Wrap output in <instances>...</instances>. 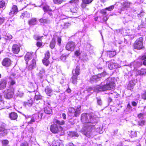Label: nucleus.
<instances>
[{"instance_id": "nucleus-1", "label": "nucleus", "mask_w": 146, "mask_h": 146, "mask_svg": "<svg viewBox=\"0 0 146 146\" xmlns=\"http://www.w3.org/2000/svg\"><path fill=\"white\" fill-rule=\"evenodd\" d=\"M81 119L84 123L82 130L83 134L88 137L95 135L94 132L96 122V119L90 114L83 113L81 115Z\"/></svg>"}, {"instance_id": "nucleus-2", "label": "nucleus", "mask_w": 146, "mask_h": 146, "mask_svg": "<svg viewBox=\"0 0 146 146\" xmlns=\"http://www.w3.org/2000/svg\"><path fill=\"white\" fill-rule=\"evenodd\" d=\"M115 79L109 78L105 80L103 83H101V86H97L95 87L90 88L88 89V92L92 93L94 92L105 91L113 89L115 86Z\"/></svg>"}, {"instance_id": "nucleus-3", "label": "nucleus", "mask_w": 146, "mask_h": 146, "mask_svg": "<svg viewBox=\"0 0 146 146\" xmlns=\"http://www.w3.org/2000/svg\"><path fill=\"white\" fill-rule=\"evenodd\" d=\"M69 115L74 117L78 116L81 113V106H78L75 108L70 107L68 109Z\"/></svg>"}, {"instance_id": "nucleus-4", "label": "nucleus", "mask_w": 146, "mask_h": 146, "mask_svg": "<svg viewBox=\"0 0 146 146\" xmlns=\"http://www.w3.org/2000/svg\"><path fill=\"white\" fill-rule=\"evenodd\" d=\"M50 130L51 131L54 133L61 132L60 134V135H63L64 134V130L63 128L60 125H58L56 124H54L51 125Z\"/></svg>"}, {"instance_id": "nucleus-5", "label": "nucleus", "mask_w": 146, "mask_h": 146, "mask_svg": "<svg viewBox=\"0 0 146 146\" xmlns=\"http://www.w3.org/2000/svg\"><path fill=\"white\" fill-rule=\"evenodd\" d=\"M143 38L141 37L136 40L134 44V48L140 50L143 48Z\"/></svg>"}, {"instance_id": "nucleus-6", "label": "nucleus", "mask_w": 146, "mask_h": 146, "mask_svg": "<svg viewBox=\"0 0 146 146\" xmlns=\"http://www.w3.org/2000/svg\"><path fill=\"white\" fill-rule=\"evenodd\" d=\"M14 89L13 88H9L7 90H5L4 92L6 97L7 98H12L14 94Z\"/></svg>"}, {"instance_id": "nucleus-7", "label": "nucleus", "mask_w": 146, "mask_h": 146, "mask_svg": "<svg viewBox=\"0 0 146 146\" xmlns=\"http://www.w3.org/2000/svg\"><path fill=\"white\" fill-rule=\"evenodd\" d=\"M75 43L73 42H68L66 46V49L70 51H73L75 48Z\"/></svg>"}, {"instance_id": "nucleus-8", "label": "nucleus", "mask_w": 146, "mask_h": 146, "mask_svg": "<svg viewBox=\"0 0 146 146\" xmlns=\"http://www.w3.org/2000/svg\"><path fill=\"white\" fill-rule=\"evenodd\" d=\"M39 120V115L38 114H35L33 115V117L31 118V120L28 122V123L31 124L32 123L35 121L38 122Z\"/></svg>"}, {"instance_id": "nucleus-9", "label": "nucleus", "mask_w": 146, "mask_h": 146, "mask_svg": "<svg viewBox=\"0 0 146 146\" xmlns=\"http://www.w3.org/2000/svg\"><path fill=\"white\" fill-rule=\"evenodd\" d=\"M107 64L108 68L110 70H112L113 68H117L118 67V65L116 64L111 62H107Z\"/></svg>"}, {"instance_id": "nucleus-10", "label": "nucleus", "mask_w": 146, "mask_h": 146, "mask_svg": "<svg viewBox=\"0 0 146 146\" xmlns=\"http://www.w3.org/2000/svg\"><path fill=\"white\" fill-rule=\"evenodd\" d=\"M93 0H82L81 7L83 9L85 8L87 4L91 3Z\"/></svg>"}, {"instance_id": "nucleus-11", "label": "nucleus", "mask_w": 146, "mask_h": 146, "mask_svg": "<svg viewBox=\"0 0 146 146\" xmlns=\"http://www.w3.org/2000/svg\"><path fill=\"white\" fill-rule=\"evenodd\" d=\"M2 64L6 67L9 66L11 64V60L8 58H5L2 62Z\"/></svg>"}, {"instance_id": "nucleus-12", "label": "nucleus", "mask_w": 146, "mask_h": 146, "mask_svg": "<svg viewBox=\"0 0 146 146\" xmlns=\"http://www.w3.org/2000/svg\"><path fill=\"white\" fill-rule=\"evenodd\" d=\"M52 92V90L49 86H47L45 88V92L47 96H51Z\"/></svg>"}, {"instance_id": "nucleus-13", "label": "nucleus", "mask_w": 146, "mask_h": 146, "mask_svg": "<svg viewBox=\"0 0 146 146\" xmlns=\"http://www.w3.org/2000/svg\"><path fill=\"white\" fill-rule=\"evenodd\" d=\"M20 50L19 46L17 44H14L12 47V51L15 54H17Z\"/></svg>"}, {"instance_id": "nucleus-14", "label": "nucleus", "mask_w": 146, "mask_h": 146, "mask_svg": "<svg viewBox=\"0 0 146 146\" xmlns=\"http://www.w3.org/2000/svg\"><path fill=\"white\" fill-rule=\"evenodd\" d=\"M52 146H64V145L61 141L58 140L53 141Z\"/></svg>"}, {"instance_id": "nucleus-15", "label": "nucleus", "mask_w": 146, "mask_h": 146, "mask_svg": "<svg viewBox=\"0 0 146 146\" xmlns=\"http://www.w3.org/2000/svg\"><path fill=\"white\" fill-rule=\"evenodd\" d=\"M7 84L6 81L4 79L0 80V90H3L5 88Z\"/></svg>"}, {"instance_id": "nucleus-16", "label": "nucleus", "mask_w": 146, "mask_h": 146, "mask_svg": "<svg viewBox=\"0 0 146 146\" xmlns=\"http://www.w3.org/2000/svg\"><path fill=\"white\" fill-rule=\"evenodd\" d=\"M37 23V21L35 18H31L28 21V24L30 26L35 25Z\"/></svg>"}, {"instance_id": "nucleus-17", "label": "nucleus", "mask_w": 146, "mask_h": 146, "mask_svg": "<svg viewBox=\"0 0 146 146\" xmlns=\"http://www.w3.org/2000/svg\"><path fill=\"white\" fill-rule=\"evenodd\" d=\"M18 11L17 7L16 6L13 5L12 8L10 12L9 13L10 15H11L13 14H15Z\"/></svg>"}, {"instance_id": "nucleus-18", "label": "nucleus", "mask_w": 146, "mask_h": 146, "mask_svg": "<svg viewBox=\"0 0 146 146\" xmlns=\"http://www.w3.org/2000/svg\"><path fill=\"white\" fill-rule=\"evenodd\" d=\"M107 74L106 72H104L101 74H99L97 75H95L93 76L92 78L94 79H95L96 80H98V78H100L102 77H104Z\"/></svg>"}, {"instance_id": "nucleus-19", "label": "nucleus", "mask_w": 146, "mask_h": 146, "mask_svg": "<svg viewBox=\"0 0 146 146\" xmlns=\"http://www.w3.org/2000/svg\"><path fill=\"white\" fill-rule=\"evenodd\" d=\"M80 67L79 66H76V68L72 71L73 75H74L77 76L80 74Z\"/></svg>"}, {"instance_id": "nucleus-20", "label": "nucleus", "mask_w": 146, "mask_h": 146, "mask_svg": "<svg viewBox=\"0 0 146 146\" xmlns=\"http://www.w3.org/2000/svg\"><path fill=\"white\" fill-rule=\"evenodd\" d=\"M36 65V63L35 60H33L32 61L31 64L29 65L28 67V69L29 70H32L35 68Z\"/></svg>"}, {"instance_id": "nucleus-21", "label": "nucleus", "mask_w": 146, "mask_h": 146, "mask_svg": "<svg viewBox=\"0 0 146 146\" xmlns=\"http://www.w3.org/2000/svg\"><path fill=\"white\" fill-rule=\"evenodd\" d=\"M9 117L11 120H14L16 119L18 117L17 113L14 112H12L9 114Z\"/></svg>"}, {"instance_id": "nucleus-22", "label": "nucleus", "mask_w": 146, "mask_h": 146, "mask_svg": "<svg viewBox=\"0 0 146 146\" xmlns=\"http://www.w3.org/2000/svg\"><path fill=\"white\" fill-rule=\"evenodd\" d=\"M32 54L29 52H27L25 56V59L27 62L31 59Z\"/></svg>"}, {"instance_id": "nucleus-23", "label": "nucleus", "mask_w": 146, "mask_h": 146, "mask_svg": "<svg viewBox=\"0 0 146 146\" xmlns=\"http://www.w3.org/2000/svg\"><path fill=\"white\" fill-rule=\"evenodd\" d=\"M44 111L46 113L48 114H50L52 113V110L49 106H47L44 107Z\"/></svg>"}, {"instance_id": "nucleus-24", "label": "nucleus", "mask_w": 146, "mask_h": 146, "mask_svg": "<svg viewBox=\"0 0 146 146\" xmlns=\"http://www.w3.org/2000/svg\"><path fill=\"white\" fill-rule=\"evenodd\" d=\"M33 104V101L31 99L28 100L26 102L24 103V105L25 107H27V106L30 107L32 106Z\"/></svg>"}, {"instance_id": "nucleus-25", "label": "nucleus", "mask_w": 146, "mask_h": 146, "mask_svg": "<svg viewBox=\"0 0 146 146\" xmlns=\"http://www.w3.org/2000/svg\"><path fill=\"white\" fill-rule=\"evenodd\" d=\"M30 17V14L27 11H25L22 14L21 17L22 18H28Z\"/></svg>"}, {"instance_id": "nucleus-26", "label": "nucleus", "mask_w": 146, "mask_h": 146, "mask_svg": "<svg viewBox=\"0 0 146 146\" xmlns=\"http://www.w3.org/2000/svg\"><path fill=\"white\" fill-rule=\"evenodd\" d=\"M9 82L10 83V85L9 87L10 88H13V85L15 84V80L14 78H13L11 77L9 78Z\"/></svg>"}, {"instance_id": "nucleus-27", "label": "nucleus", "mask_w": 146, "mask_h": 146, "mask_svg": "<svg viewBox=\"0 0 146 146\" xmlns=\"http://www.w3.org/2000/svg\"><path fill=\"white\" fill-rule=\"evenodd\" d=\"M0 132H2L3 134V135L4 136L7 134L8 131L7 129H5L2 127H0Z\"/></svg>"}, {"instance_id": "nucleus-28", "label": "nucleus", "mask_w": 146, "mask_h": 146, "mask_svg": "<svg viewBox=\"0 0 146 146\" xmlns=\"http://www.w3.org/2000/svg\"><path fill=\"white\" fill-rule=\"evenodd\" d=\"M55 44V40L54 38H53L51 41L50 44V47L51 49L53 48Z\"/></svg>"}, {"instance_id": "nucleus-29", "label": "nucleus", "mask_w": 146, "mask_h": 146, "mask_svg": "<svg viewBox=\"0 0 146 146\" xmlns=\"http://www.w3.org/2000/svg\"><path fill=\"white\" fill-rule=\"evenodd\" d=\"M131 4L130 2L126 1L123 3V6L124 8H128L130 7Z\"/></svg>"}, {"instance_id": "nucleus-30", "label": "nucleus", "mask_w": 146, "mask_h": 146, "mask_svg": "<svg viewBox=\"0 0 146 146\" xmlns=\"http://www.w3.org/2000/svg\"><path fill=\"white\" fill-rule=\"evenodd\" d=\"M72 83L74 84H76L77 83V76L73 75L72 77L71 78Z\"/></svg>"}, {"instance_id": "nucleus-31", "label": "nucleus", "mask_w": 146, "mask_h": 146, "mask_svg": "<svg viewBox=\"0 0 146 146\" xmlns=\"http://www.w3.org/2000/svg\"><path fill=\"white\" fill-rule=\"evenodd\" d=\"M116 54V52L113 51H109L108 52V55L110 57H113Z\"/></svg>"}, {"instance_id": "nucleus-32", "label": "nucleus", "mask_w": 146, "mask_h": 146, "mask_svg": "<svg viewBox=\"0 0 146 146\" xmlns=\"http://www.w3.org/2000/svg\"><path fill=\"white\" fill-rule=\"evenodd\" d=\"M138 72L141 75H146V69H142L139 70Z\"/></svg>"}, {"instance_id": "nucleus-33", "label": "nucleus", "mask_w": 146, "mask_h": 146, "mask_svg": "<svg viewBox=\"0 0 146 146\" xmlns=\"http://www.w3.org/2000/svg\"><path fill=\"white\" fill-rule=\"evenodd\" d=\"M69 135L72 137H78V135L77 133L75 132H69Z\"/></svg>"}, {"instance_id": "nucleus-34", "label": "nucleus", "mask_w": 146, "mask_h": 146, "mask_svg": "<svg viewBox=\"0 0 146 146\" xmlns=\"http://www.w3.org/2000/svg\"><path fill=\"white\" fill-rule=\"evenodd\" d=\"M129 135L131 137H135L137 136V133L136 131H131Z\"/></svg>"}, {"instance_id": "nucleus-35", "label": "nucleus", "mask_w": 146, "mask_h": 146, "mask_svg": "<svg viewBox=\"0 0 146 146\" xmlns=\"http://www.w3.org/2000/svg\"><path fill=\"white\" fill-rule=\"evenodd\" d=\"M48 59L46 58H44L42 60V62L43 64L45 66H47L49 64V61Z\"/></svg>"}, {"instance_id": "nucleus-36", "label": "nucleus", "mask_w": 146, "mask_h": 146, "mask_svg": "<svg viewBox=\"0 0 146 146\" xmlns=\"http://www.w3.org/2000/svg\"><path fill=\"white\" fill-rule=\"evenodd\" d=\"M55 123L57 124L62 125L64 123V121L63 120L60 121L56 119L54 121Z\"/></svg>"}, {"instance_id": "nucleus-37", "label": "nucleus", "mask_w": 146, "mask_h": 146, "mask_svg": "<svg viewBox=\"0 0 146 146\" xmlns=\"http://www.w3.org/2000/svg\"><path fill=\"white\" fill-rule=\"evenodd\" d=\"M0 8H5V2L3 1H0Z\"/></svg>"}, {"instance_id": "nucleus-38", "label": "nucleus", "mask_w": 146, "mask_h": 146, "mask_svg": "<svg viewBox=\"0 0 146 146\" xmlns=\"http://www.w3.org/2000/svg\"><path fill=\"white\" fill-rule=\"evenodd\" d=\"M13 38L11 35L9 34H7L5 36V38L6 40H10Z\"/></svg>"}, {"instance_id": "nucleus-39", "label": "nucleus", "mask_w": 146, "mask_h": 146, "mask_svg": "<svg viewBox=\"0 0 146 146\" xmlns=\"http://www.w3.org/2000/svg\"><path fill=\"white\" fill-rule=\"evenodd\" d=\"M43 36H39L37 35H35L34 36V38L36 40H41Z\"/></svg>"}, {"instance_id": "nucleus-40", "label": "nucleus", "mask_w": 146, "mask_h": 146, "mask_svg": "<svg viewBox=\"0 0 146 146\" xmlns=\"http://www.w3.org/2000/svg\"><path fill=\"white\" fill-rule=\"evenodd\" d=\"M63 0H53L54 3L56 4H60L62 2Z\"/></svg>"}, {"instance_id": "nucleus-41", "label": "nucleus", "mask_w": 146, "mask_h": 146, "mask_svg": "<svg viewBox=\"0 0 146 146\" xmlns=\"http://www.w3.org/2000/svg\"><path fill=\"white\" fill-rule=\"evenodd\" d=\"M45 57L44 58L49 59L50 56L49 51L48 50L45 53Z\"/></svg>"}, {"instance_id": "nucleus-42", "label": "nucleus", "mask_w": 146, "mask_h": 146, "mask_svg": "<svg viewBox=\"0 0 146 146\" xmlns=\"http://www.w3.org/2000/svg\"><path fill=\"white\" fill-rule=\"evenodd\" d=\"M134 84L133 83H131V82H130L128 84L127 88L131 90V89L132 88Z\"/></svg>"}, {"instance_id": "nucleus-43", "label": "nucleus", "mask_w": 146, "mask_h": 146, "mask_svg": "<svg viewBox=\"0 0 146 146\" xmlns=\"http://www.w3.org/2000/svg\"><path fill=\"white\" fill-rule=\"evenodd\" d=\"M24 94V93L22 92L19 91H18L17 93V95L18 96H19L20 97H22Z\"/></svg>"}, {"instance_id": "nucleus-44", "label": "nucleus", "mask_w": 146, "mask_h": 146, "mask_svg": "<svg viewBox=\"0 0 146 146\" xmlns=\"http://www.w3.org/2000/svg\"><path fill=\"white\" fill-rule=\"evenodd\" d=\"M66 56H67V55L63 54L60 57V59L62 61H64L66 59Z\"/></svg>"}, {"instance_id": "nucleus-45", "label": "nucleus", "mask_w": 146, "mask_h": 146, "mask_svg": "<svg viewBox=\"0 0 146 146\" xmlns=\"http://www.w3.org/2000/svg\"><path fill=\"white\" fill-rule=\"evenodd\" d=\"M43 9L44 12H46L50 10L49 7L47 5L43 7Z\"/></svg>"}, {"instance_id": "nucleus-46", "label": "nucleus", "mask_w": 146, "mask_h": 146, "mask_svg": "<svg viewBox=\"0 0 146 146\" xmlns=\"http://www.w3.org/2000/svg\"><path fill=\"white\" fill-rule=\"evenodd\" d=\"M114 8V6L113 5H111L108 7H106V10L109 11H111Z\"/></svg>"}, {"instance_id": "nucleus-47", "label": "nucleus", "mask_w": 146, "mask_h": 146, "mask_svg": "<svg viewBox=\"0 0 146 146\" xmlns=\"http://www.w3.org/2000/svg\"><path fill=\"white\" fill-rule=\"evenodd\" d=\"M9 143V141L7 140H4L2 141L3 146H6Z\"/></svg>"}, {"instance_id": "nucleus-48", "label": "nucleus", "mask_w": 146, "mask_h": 146, "mask_svg": "<svg viewBox=\"0 0 146 146\" xmlns=\"http://www.w3.org/2000/svg\"><path fill=\"white\" fill-rule=\"evenodd\" d=\"M96 99L98 104L100 105H101L102 103L101 99L99 98H97Z\"/></svg>"}, {"instance_id": "nucleus-49", "label": "nucleus", "mask_w": 146, "mask_h": 146, "mask_svg": "<svg viewBox=\"0 0 146 146\" xmlns=\"http://www.w3.org/2000/svg\"><path fill=\"white\" fill-rule=\"evenodd\" d=\"M78 9V8L77 7H75L73 8H71L70 9L71 12L73 13H76Z\"/></svg>"}, {"instance_id": "nucleus-50", "label": "nucleus", "mask_w": 146, "mask_h": 146, "mask_svg": "<svg viewBox=\"0 0 146 146\" xmlns=\"http://www.w3.org/2000/svg\"><path fill=\"white\" fill-rule=\"evenodd\" d=\"M39 21L40 23H46L47 22L46 20L43 19H40L39 20Z\"/></svg>"}, {"instance_id": "nucleus-51", "label": "nucleus", "mask_w": 146, "mask_h": 146, "mask_svg": "<svg viewBox=\"0 0 146 146\" xmlns=\"http://www.w3.org/2000/svg\"><path fill=\"white\" fill-rule=\"evenodd\" d=\"M5 18L3 17H0V25H1L5 21Z\"/></svg>"}, {"instance_id": "nucleus-52", "label": "nucleus", "mask_w": 146, "mask_h": 146, "mask_svg": "<svg viewBox=\"0 0 146 146\" xmlns=\"http://www.w3.org/2000/svg\"><path fill=\"white\" fill-rule=\"evenodd\" d=\"M106 9H102L100 11L101 14L103 15H106Z\"/></svg>"}, {"instance_id": "nucleus-53", "label": "nucleus", "mask_w": 146, "mask_h": 146, "mask_svg": "<svg viewBox=\"0 0 146 146\" xmlns=\"http://www.w3.org/2000/svg\"><path fill=\"white\" fill-rule=\"evenodd\" d=\"M70 25V24L69 23H66L64 24L63 28L66 29L68 28V27Z\"/></svg>"}, {"instance_id": "nucleus-54", "label": "nucleus", "mask_w": 146, "mask_h": 146, "mask_svg": "<svg viewBox=\"0 0 146 146\" xmlns=\"http://www.w3.org/2000/svg\"><path fill=\"white\" fill-rule=\"evenodd\" d=\"M41 98V96L39 95H36L35 97V99H36V100H38L39 99H40Z\"/></svg>"}, {"instance_id": "nucleus-55", "label": "nucleus", "mask_w": 146, "mask_h": 146, "mask_svg": "<svg viewBox=\"0 0 146 146\" xmlns=\"http://www.w3.org/2000/svg\"><path fill=\"white\" fill-rule=\"evenodd\" d=\"M138 117L140 119H142L143 117V115L142 113H140L138 115Z\"/></svg>"}, {"instance_id": "nucleus-56", "label": "nucleus", "mask_w": 146, "mask_h": 146, "mask_svg": "<svg viewBox=\"0 0 146 146\" xmlns=\"http://www.w3.org/2000/svg\"><path fill=\"white\" fill-rule=\"evenodd\" d=\"M145 14V13L144 12H141L140 13L138 14V17H141Z\"/></svg>"}, {"instance_id": "nucleus-57", "label": "nucleus", "mask_w": 146, "mask_h": 146, "mask_svg": "<svg viewBox=\"0 0 146 146\" xmlns=\"http://www.w3.org/2000/svg\"><path fill=\"white\" fill-rule=\"evenodd\" d=\"M79 0H72L70 1V3H76L78 2Z\"/></svg>"}, {"instance_id": "nucleus-58", "label": "nucleus", "mask_w": 146, "mask_h": 146, "mask_svg": "<svg viewBox=\"0 0 146 146\" xmlns=\"http://www.w3.org/2000/svg\"><path fill=\"white\" fill-rule=\"evenodd\" d=\"M80 54L81 53L79 50H77L75 52V55L77 56L80 55Z\"/></svg>"}, {"instance_id": "nucleus-59", "label": "nucleus", "mask_w": 146, "mask_h": 146, "mask_svg": "<svg viewBox=\"0 0 146 146\" xmlns=\"http://www.w3.org/2000/svg\"><path fill=\"white\" fill-rule=\"evenodd\" d=\"M61 38L60 37H58L57 38V42L58 43V44L60 45L61 43Z\"/></svg>"}, {"instance_id": "nucleus-60", "label": "nucleus", "mask_w": 146, "mask_h": 146, "mask_svg": "<svg viewBox=\"0 0 146 146\" xmlns=\"http://www.w3.org/2000/svg\"><path fill=\"white\" fill-rule=\"evenodd\" d=\"M138 123L139 125L142 126L144 124L145 121L144 120H142L141 121H139Z\"/></svg>"}, {"instance_id": "nucleus-61", "label": "nucleus", "mask_w": 146, "mask_h": 146, "mask_svg": "<svg viewBox=\"0 0 146 146\" xmlns=\"http://www.w3.org/2000/svg\"><path fill=\"white\" fill-rule=\"evenodd\" d=\"M75 120H73L72 119L69 120V122L72 124H73L75 123Z\"/></svg>"}, {"instance_id": "nucleus-62", "label": "nucleus", "mask_w": 146, "mask_h": 146, "mask_svg": "<svg viewBox=\"0 0 146 146\" xmlns=\"http://www.w3.org/2000/svg\"><path fill=\"white\" fill-rule=\"evenodd\" d=\"M36 45L38 47H40L42 45V43L39 42H38L36 43Z\"/></svg>"}, {"instance_id": "nucleus-63", "label": "nucleus", "mask_w": 146, "mask_h": 146, "mask_svg": "<svg viewBox=\"0 0 146 146\" xmlns=\"http://www.w3.org/2000/svg\"><path fill=\"white\" fill-rule=\"evenodd\" d=\"M142 98L144 100H146V91L145 93L142 95Z\"/></svg>"}, {"instance_id": "nucleus-64", "label": "nucleus", "mask_w": 146, "mask_h": 146, "mask_svg": "<svg viewBox=\"0 0 146 146\" xmlns=\"http://www.w3.org/2000/svg\"><path fill=\"white\" fill-rule=\"evenodd\" d=\"M20 146H28V145L27 143L25 142L21 144Z\"/></svg>"}]
</instances>
